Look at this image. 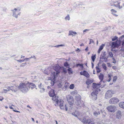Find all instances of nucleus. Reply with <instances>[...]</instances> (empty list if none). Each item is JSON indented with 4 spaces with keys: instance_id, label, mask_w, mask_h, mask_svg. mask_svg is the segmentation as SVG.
Here are the masks:
<instances>
[{
    "instance_id": "nucleus-1",
    "label": "nucleus",
    "mask_w": 124,
    "mask_h": 124,
    "mask_svg": "<svg viewBox=\"0 0 124 124\" xmlns=\"http://www.w3.org/2000/svg\"><path fill=\"white\" fill-rule=\"evenodd\" d=\"M36 87L35 85L33 83L28 82L26 83H21L19 86V89L22 92L25 93L29 91V89L30 88L31 89Z\"/></svg>"
},
{
    "instance_id": "nucleus-2",
    "label": "nucleus",
    "mask_w": 124,
    "mask_h": 124,
    "mask_svg": "<svg viewBox=\"0 0 124 124\" xmlns=\"http://www.w3.org/2000/svg\"><path fill=\"white\" fill-rule=\"evenodd\" d=\"M61 69V67L58 65H57L54 66V71L52 73L53 75V77L52 76V77L49 78L48 80H51L52 81L53 80H55L56 77L58 76L59 74L60 73Z\"/></svg>"
},
{
    "instance_id": "nucleus-3",
    "label": "nucleus",
    "mask_w": 124,
    "mask_h": 124,
    "mask_svg": "<svg viewBox=\"0 0 124 124\" xmlns=\"http://www.w3.org/2000/svg\"><path fill=\"white\" fill-rule=\"evenodd\" d=\"M58 97L56 96V95L55 96L52 97V100L53 101H56L55 104L56 106H59L61 109H64V107L63 105V101L62 100H58Z\"/></svg>"
},
{
    "instance_id": "nucleus-4",
    "label": "nucleus",
    "mask_w": 124,
    "mask_h": 124,
    "mask_svg": "<svg viewBox=\"0 0 124 124\" xmlns=\"http://www.w3.org/2000/svg\"><path fill=\"white\" fill-rule=\"evenodd\" d=\"M113 6L119 9H121L124 6V3L122 1H116L114 3Z\"/></svg>"
},
{
    "instance_id": "nucleus-5",
    "label": "nucleus",
    "mask_w": 124,
    "mask_h": 124,
    "mask_svg": "<svg viewBox=\"0 0 124 124\" xmlns=\"http://www.w3.org/2000/svg\"><path fill=\"white\" fill-rule=\"evenodd\" d=\"M20 9L19 8H15L12 10V11L13 12V16L16 18H17L18 16L20 15Z\"/></svg>"
},
{
    "instance_id": "nucleus-6",
    "label": "nucleus",
    "mask_w": 124,
    "mask_h": 124,
    "mask_svg": "<svg viewBox=\"0 0 124 124\" xmlns=\"http://www.w3.org/2000/svg\"><path fill=\"white\" fill-rule=\"evenodd\" d=\"M114 93V92L110 90L107 91L105 95V98L107 99H109L111 97L113 94Z\"/></svg>"
},
{
    "instance_id": "nucleus-7",
    "label": "nucleus",
    "mask_w": 124,
    "mask_h": 124,
    "mask_svg": "<svg viewBox=\"0 0 124 124\" xmlns=\"http://www.w3.org/2000/svg\"><path fill=\"white\" fill-rule=\"evenodd\" d=\"M108 111L112 112H114L116 110V107L113 105H109L106 108Z\"/></svg>"
},
{
    "instance_id": "nucleus-8",
    "label": "nucleus",
    "mask_w": 124,
    "mask_h": 124,
    "mask_svg": "<svg viewBox=\"0 0 124 124\" xmlns=\"http://www.w3.org/2000/svg\"><path fill=\"white\" fill-rule=\"evenodd\" d=\"M66 98L67 101L69 104L71 105H72L74 103V100L72 96L69 95L67 96Z\"/></svg>"
},
{
    "instance_id": "nucleus-9",
    "label": "nucleus",
    "mask_w": 124,
    "mask_h": 124,
    "mask_svg": "<svg viewBox=\"0 0 124 124\" xmlns=\"http://www.w3.org/2000/svg\"><path fill=\"white\" fill-rule=\"evenodd\" d=\"M119 101V99L117 98L114 97L111 98L109 100V103L110 104H115L117 103Z\"/></svg>"
},
{
    "instance_id": "nucleus-10",
    "label": "nucleus",
    "mask_w": 124,
    "mask_h": 124,
    "mask_svg": "<svg viewBox=\"0 0 124 124\" xmlns=\"http://www.w3.org/2000/svg\"><path fill=\"white\" fill-rule=\"evenodd\" d=\"M101 84L100 83L96 84L95 83H93V89H95L97 91H100V90L99 88L101 86Z\"/></svg>"
},
{
    "instance_id": "nucleus-11",
    "label": "nucleus",
    "mask_w": 124,
    "mask_h": 124,
    "mask_svg": "<svg viewBox=\"0 0 124 124\" xmlns=\"http://www.w3.org/2000/svg\"><path fill=\"white\" fill-rule=\"evenodd\" d=\"M98 93V91L96 90L93 91L91 93V95L93 97L92 98L93 99L96 100L97 99V94Z\"/></svg>"
},
{
    "instance_id": "nucleus-12",
    "label": "nucleus",
    "mask_w": 124,
    "mask_h": 124,
    "mask_svg": "<svg viewBox=\"0 0 124 124\" xmlns=\"http://www.w3.org/2000/svg\"><path fill=\"white\" fill-rule=\"evenodd\" d=\"M116 118L119 119H120L121 118L122 115L121 112L120 110H118L116 113Z\"/></svg>"
},
{
    "instance_id": "nucleus-13",
    "label": "nucleus",
    "mask_w": 124,
    "mask_h": 124,
    "mask_svg": "<svg viewBox=\"0 0 124 124\" xmlns=\"http://www.w3.org/2000/svg\"><path fill=\"white\" fill-rule=\"evenodd\" d=\"M8 87L10 90H11L12 91H14V92L17 91L19 89V86L17 87L16 86L11 87L8 86Z\"/></svg>"
},
{
    "instance_id": "nucleus-14",
    "label": "nucleus",
    "mask_w": 124,
    "mask_h": 124,
    "mask_svg": "<svg viewBox=\"0 0 124 124\" xmlns=\"http://www.w3.org/2000/svg\"><path fill=\"white\" fill-rule=\"evenodd\" d=\"M81 75H83L87 78H88L90 75L86 71L84 70L83 72H81L80 73Z\"/></svg>"
},
{
    "instance_id": "nucleus-15",
    "label": "nucleus",
    "mask_w": 124,
    "mask_h": 124,
    "mask_svg": "<svg viewBox=\"0 0 124 124\" xmlns=\"http://www.w3.org/2000/svg\"><path fill=\"white\" fill-rule=\"evenodd\" d=\"M72 115L74 116L75 117H77L78 119L79 118L78 116L80 115V113L79 112L75 111L74 112H73L72 113Z\"/></svg>"
},
{
    "instance_id": "nucleus-16",
    "label": "nucleus",
    "mask_w": 124,
    "mask_h": 124,
    "mask_svg": "<svg viewBox=\"0 0 124 124\" xmlns=\"http://www.w3.org/2000/svg\"><path fill=\"white\" fill-rule=\"evenodd\" d=\"M75 99L77 102L78 104L79 105L80 104L79 102L81 100V96L79 95L76 96H75Z\"/></svg>"
},
{
    "instance_id": "nucleus-17",
    "label": "nucleus",
    "mask_w": 124,
    "mask_h": 124,
    "mask_svg": "<svg viewBox=\"0 0 124 124\" xmlns=\"http://www.w3.org/2000/svg\"><path fill=\"white\" fill-rule=\"evenodd\" d=\"M118 42H119V41H117L115 42H113L112 43V47L113 48L118 47L119 46V45L117 43Z\"/></svg>"
},
{
    "instance_id": "nucleus-18",
    "label": "nucleus",
    "mask_w": 124,
    "mask_h": 124,
    "mask_svg": "<svg viewBox=\"0 0 124 124\" xmlns=\"http://www.w3.org/2000/svg\"><path fill=\"white\" fill-rule=\"evenodd\" d=\"M49 95L50 97H53L55 95L54 93V91L53 89H52L49 92Z\"/></svg>"
},
{
    "instance_id": "nucleus-19",
    "label": "nucleus",
    "mask_w": 124,
    "mask_h": 124,
    "mask_svg": "<svg viewBox=\"0 0 124 124\" xmlns=\"http://www.w3.org/2000/svg\"><path fill=\"white\" fill-rule=\"evenodd\" d=\"M111 12V13L114 16H117L118 15L115 14L117 12V11L114 9H111L110 10Z\"/></svg>"
},
{
    "instance_id": "nucleus-20",
    "label": "nucleus",
    "mask_w": 124,
    "mask_h": 124,
    "mask_svg": "<svg viewBox=\"0 0 124 124\" xmlns=\"http://www.w3.org/2000/svg\"><path fill=\"white\" fill-rule=\"evenodd\" d=\"M31 58H33L35 60L36 59V57L35 56L33 55L31 56L30 57L28 58H25L23 60H24V61L26 60V61H28Z\"/></svg>"
},
{
    "instance_id": "nucleus-21",
    "label": "nucleus",
    "mask_w": 124,
    "mask_h": 124,
    "mask_svg": "<svg viewBox=\"0 0 124 124\" xmlns=\"http://www.w3.org/2000/svg\"><path fill=\"white\" fill-rule=\"evenodd\" d=\"M77 33L73 31H69L68 35L69 36L72 35V36H73V34L75 35Z\"/></svg>"
},
{
    "instance_id": "nucleus-22",
    "label": "nucleus",
    "mask_w": 124,
    "mask_h": 124,
    "mask_svg": "<svg viewBox=\"0 0 124 124\" xmlns=\"http://www.w3.org/2000/svg\"><path fill=\"white\" fill-rule=\"evenodd\" d=\"M78 119L84 123L86 124L87 120H86V119L85 118H83V119L79 118Z\"/></svg>"
},
{
    "instance_id": "nucleus-23",
    "label": "nucleus",
    "mask_w": 124,
    "mask_h": 124,
    "mask_svg": "<svg viewBox=\"0 0 124 124\" xmlns=\"http://www.w3.org/2000/svg\"><path fill=\"white\" fill-rule=\"evenodd\" d=\"M99 78L101 81H102L103 79L104 75L101 73H100V75L99 76Z\"/></svg>"
},
{
    "instance_id": "nucleus-24",
    "label": "nucleus",
    "mask_w": 124,
    "mask_h": 124,
    "mask_svg": "<svg viewBox=\"0 0 124 124\" xmlns=\"http://www.w3.org/2000/svg\"><path fill=\"white\" fill-rule=\"evenodd\" d=\"M119 106L121 108L124 109V102H121L119 104Z\"/></svg>"
},
{
    "instance_id": "nucleus-25",
    "label": "nucleus",
    "mask_w": 124,
    "mask_h": 124,
    "mask_svg": "<svg viewBox=\"0 0 124 124\" xmlns=\"http://www.w3.org/2000/svg\"><path fill=\"white\" fill-rule=\"evenodd\" d=\"M101 111L102 115V116L103 117H105L106 115L105 111L103 110H101Z\"/></svg>"
},
{
    "instance_id": "nucleus-26",
    "label": "nucleus",
    "mask_w": 124,
    "mask_h": 124,
    "mask_svg": "<svg viewBox=\"0 0 124 124\" xmlns=\"http://www.w3.org/2000/svg\"><path fill=\"white\" fill-rule=\"evenodd\" d=\"M93 81L91 80L88 79L86 80V83L87 85H89L92 83Z\"/></svg>"
},
{
    "instance_id": "nucleus-27",
    "label": "nucleus",
    "mask_w": 124,
    "mask_h": 124,
    "mask_svg": "<svg viewBox=\"0 0 124 124\" xmlns=\"http://www.w3.org/2000/svg\"><path fill=\"white\" fill-rule=\"evenodd\" d=\"M87 123L88 124H94V122L90 119H88L87 120L86 124Z\"/></svg>"
},
{
    "instance_id": "nucleus-28",
    "label": "nucleus",
    "mask_w": 124,
    "mask_h": 124,
    "mask_svg": "<svg viewBox=\"0 0 124 124\" xmlns=\"http://www.w3.org/2000/svg\"><path fill=\"white\" fill-rule=\"evenodd\" d=\"M93 114L94 116H97V115L100 114V113L99 111H95L93 113Z\"/></svg>"
},
{
    "instance_id": "nucleus-29",
    "label": "nucleus",
    "mask_w": 124,
    "mask_h": 124,
    "mask_svg": "<svg viewBox=\"0 0 124 124\" xmlns=\"http://www.w3.org/2000/svg\"><path fill=\"white\" fill-rule=\"evenodd\" d=\"M66 21L68 20L69 21L70 20V17L69 15H67L65 18Z\"/></svg>"
},
{
    "instance_id": "nucleus-30",
    "label": "nucleus",
    "mask_w": 124,
    "mask_h": 124,
    "mask_svg": "<svg viewBox=\"0 0 124 124\" xmlns=\"http://www.w3.org/2000/svg\"><path fill=\"white\" fill-rule=\"evenodd\" d=\"M96 55L95 54L94 55L92 56L91 57V58L93 62H94L96 58Z\"/></svg>"
},
{
    "instance_id": "nucleus-31",
    "label": "nucleus",
    "mask_w": 124,
    "mask_h": 124,
    "mask_svg": "<svg viewBox=\"0 0 124 124\" xmlns=\"http://www.w3.org/2000/svg\"><path fill=\"white\" fill-rule=\"evenodd\" d=\"M104 46L105 45L104 44H102L100 46L99 49H100L101 50H102L103 49V48L104 47Z\"/></svg>"
},
{
    "instance_id": "nucleus-32",
    "label": "nucleus",
    "mask_w": 124,
    "mask_h": 124,
    "mask_svg": "<svg viewBox=\"0 0 124 124\" xmlns=\"http://www.w3.org/2000/svg\"><path fill=\"white\" fill-rule=\"evenodd\" d=\"M102 66L103 67V68H104V69L105 70H106V64L104 63H103L102 64Z\"/></svg>"
},
{
    "instance_id": "nucleus-33",
    "label": "nucleus",
    "mask_w": 124,
    "mask_h": 124,
    "mask_svg": "<svg viewBox=\"0 0 124 124\" xmlns=\"http://www.w3.org/2000/svg\"><path fill=\"white\" fill-rule=\"evenodd\" d=\"M112 76V75L111 74L110 75H108V78L109 79L108 80V82H109L111 80V77Z\"/></svg>"
},
{
    "instance_id": "nucleus-34",
    "label": "nucleus",
    "mask_w": 124,
    "mask_h": 124,
    "mask_svg": "<svg viewBox=\"0 0 124 124\" xmlns=\"http://www.w3.org/2000/svg\"><path fill=\"white\" fill-rule=\"evenodd\" d=\"M74 87V85L73 84H71L69 86V88L70 89H73Z\"/></svg>"
},
{
    "instance_id": "nucleus-35",
    "label": "nucleus",
    "mask_w": 124,
    "mask_h": 124,
    "mask_svg": "<svg viewBox=\"0 0 124 124\" xmlns=\"http://www.w3.org/2000/svg\"><path fill=\"white\" fill-rule=\"evenodd\" d=\"M117 76H115L113 77V82H115L116 81L117 79Z\"/></svg>"
},
{
    "instance_id": "nucleus-36",
    "label": "nucleus",
    "mask_w": 124,
    "mask_h": 124,
    "mask_svg": "<svg viewBox=\"0 0 124 124\" xmlns=\"http://www.w3.org/2000/svg\"><path fill=\"white\" fill-rule=\"evenodd\" d=\"M64 46V45L61 44L60 45H56L55 46H54V47H58L60 46Z\"/></svg>"
},
{
    "instance_id": "nucleus-37",
    "label": "nucleus",
    "mask_w": 124,
    "mask_h": 124,
    "mask_svg": "<svg viewBox=\"0 0 124 124\" xmlns=\"http://www.w3.org/2000/svg\"><path fill=\"white\" fill-rule=\"evenodd\" d=\"M40 92L41 93H43L44 92L45 89L44 88H41L40 89Z\"/></svg>"
},
{
    "instance_id": "nucleus-38",
    "label": "nucleus",
    "mask_w": 124,
    "mask_h": 124,
    "mask_svg": "<svg viewBox=\"0 0 124 124\" xmlns=\"http://www.w3.org/2000/svg\"><path fill=\"white\" fill-rule=\"evenodd\" d=\"M109 57H113V54H112V53L111 52H109Z\"/></svg>"
},
{
    "instance_id": "nucleus-39",
    "label": "nucleus",
    "mask_w": 124,
    "mask_h": 124,
    "mask_svg": "<svg viewBox=\"0 0 124 124\" xmlns=\"http://www.w3.org/2000/svg\"><path fill=\"white\" fill-rule=\"evenodd\" d=\"M68 71L69 73L70 74V73H72V72L71 71V69L70 68H69L67 70Z\"/></svg>"
},
{
    "instance_id": "nucleus-40",
    "label": "nucleus",
    "mask_w": 124,
    "mask_h": 124,
    "mask_svg": "<svg viewBox=\"0 0 124 124\" xmlns=\"http://www.w3.org/2000/svg\"><path fill=\"white\" fill-rule=\"evenodd\" d=\"M117 37L116 36H115V37H114L113 38H112V41H114L115 40H116V39H117Z\"/></svg>"
},
{
    "instance_id": "nucleus-41",
    "label": "nucleus",
    "mask_w": 124,
    "mask_h": 124,
    "mask_svg": "<svg viewBox=\"0 0 124 124\" xmlns=\"http://www.w3.org/2000/svg\"><path fill=\"white\" fill-rule=\"evenodd\" d=\"M64 65L65 67H67L68 66L69 64L67 62H66L65 63H64Z\"/></svg>"
},
{
    "instance_id": "nucleus-42",
    "label": "nucleus",
    "mask_w": 124,
    "mask_h": 124,
    "mask_svg": "<svg viewBox=\"0 0 124 124\" xmlns=\"http://www.w3.org/2000/svg\"><path fill=\"white\" fill-rule=\"evenodd\" d=\"M63 71L64 72H65V73H66L67 72V69L65 68H64L63 70Z\"/></svg>"
},
{
    "instance_id": "nucleus-43",
    "label": "nucleus",
    "mask_w": 124,
    "mask_h": 124,
    "mask_svg": "<svg viewBox=\"0 0 124 124\" xmlns=\"http://www.w3.org/2000/svg\"><path fill=\"white\" fill-rule=\"evenodd\" d=\"M114 116V115L113 114H111V115H110V116H109V118H111V119H112L113 118V116Z\"/></svg>"
},
{
    "instance_id": "nucleus-44",
    "label": "nucleus",
    "mask_w": 124,
    "mask_h": 124,
    "mask_svg": "<svg viewBox=\"0 0 124 124\" xmlns=\"http://www.w3.org/2000/svg\"><path fill=\"white\" fill-rule=\"evenodd\" d=\"M90 42L89 43V44H91V43H94V41L93 39H90Z\"/></svg>"
},
{
    "instance_id": "nucleus-45",
    "label": "nucleus",
    "mask_w": 124,
    "mask_h": 124,
    "mask_svg": "<svg viewBox=\"0 0 124 124\" xmlns=\"http://www.w3.org/2000/svg\"><path fill=\"white\" fill-rule=\"evenodd\" d=\"M16 60V61H17L18 62H23L24 61V60Z\"/></svg>"
},
{
    "instance_id": "nucleus-46",
    "label": "nucleus",
    "mask_w": 124,
    "mask_h": 124,
    "mask_svg": "<svg viewBox=\"0 0 124 124\" xmlns=\"http://www.w3.org/2000/svg\"><path fill=\"white\" fill-rule=\"evenodd\" d=\"M51 86L53 85L54 84V81H51Z\"/></svg>"
},
{
    "instance_id": "nucleus-47",
    "label": "nucleus",
    "mask_w": 124,
    "mask_h": 124,
    "mask_svg": "<svg viewBox=\"0 0 124 124\" xmlns=\"http://www.w3.org/2000/svg\"><path fill=\"white\" fill-rule=\"evenodd\" d=\"M113 62L114 63H116V60L114 58H113Z\"/></svg>"
},
{
    "instance_id": "nucleus-48",
    "label": "nucleus",
    "mask_w": 124,
    "mask_h": 124,
    "mask_svg": "<svg viewBox=\"0 0 124 124\" xmlns=\"http://www.w3.org/2000/svg\"><path fill=\"white\" fill-rule=\"evenodd\" d=\"M40 89V88H41L42 87V84L41 83H40V85H38Z\"/></svg>"
},
{
    "instance_id": "nucleus-49",
    "label": "nucleus",
    "mask_w": 124,
    "mask_h": 124,
    "mask_svg": "<svg viewBox=\"0 0 124 124\" xmlns=\"http://www.w3.org/2000/svg\"><path fill=\"white\" fill-rule=\"evenodd\" d=\"M77 65L80 66V67L81 68H83V66L82 64H78Z\"/></svg>"
},
{
    "instance_id": "nucleus-50",
    "label": "nucleus",
    "mask_w": 124,
    "mask_h": 124,
    "mask_svg": "<svg viewBox=\"0 0 124 124\" xmlns=\"http://www.w3.org/2000/svg\"><path fill=\"white\" fill-rule=\"evenodd\" d=\"M108 58V57H105L103 58V59L105 61H106L107 60V59Z\"/></svg>"
},
{
    "instance_id": "nucleus-51",
    "label": "nucleus",
    "mask_w": 124,
    "mask_h": 124,
    "mask_svg": "<svg viewBox=\"0 0 124 124\" xmlns=\"http://www.w3.org/2000/svg\"><path fill=\"white\" fill-rule=\"evenodd\" d=\"M107 64H108V66L109 67H111V65L110 63H107Z\"/></svg>"
},
{
    "instance_id": "nucleus-52",
    "label": "nucleus",
    "mask_w": 124,
    "mask_h": 124,
    "mask_svg": "<svg viewBox=\"0 0 124 124\" xmlns=\"http://www.w3.org/2000/svg\"><path fill=\"white\" fill-rule=\"evenodd\" d=\"M10 89L9 88H8L7 89L5 90L4 89V91H9Z\"/></svg>"
},
{
    "instance_id": "nucleus-53",
    "label": "nucleus",
    "mask_w": 124,
    "mask_h": 124,
    "mask_svg": "<svg viewBox=\"0 0 124 124\" xmlns=\"http://www.w3.org/2000/svg\"><path fill=\"white\" fill-rule=\"evenodd\" d=\"M122 45L123 46H124V39L122 41Z\"/></svg>"
},
{
    "instance_id": "nucleus-54",
    "label": "nucleus",
    "mask_w": 124,
    "mask_h": 124,
    "mask_svg": "<svg viewBox=\"0 0 124 124\" xmlns=\"http://www.w3.org/2000/svg\"><path fill=\"white\" fill-rule=\"evenodd\" d=\"M89 30H88V29H85V30H84L83 31L84 32H86L87 31H89Z\"/></svg>"
},
{
    "instance_id": "nucleus-55",
    "label": "nucleus",
    "mask_w": 124,
    "mask_h": 124,
    "mask_svg": "<svg viewBox=\"0 0 124 124\" xmlns=\"http://www.w3.org/2000/svg\"><path fill=\"white\" fill-rule=\"evenodd\" d=\"M112 68L113 69L115 70L116 69V66H114L112 67Z\"/></svg>"
},
{
    "instance_id": "nucleus-56",
    "label": "nucleus",
    "mask_w": 124,
    "mask_h": 124,
    "mask_svg": "<svg viewBox=\"0 0 124 124\" xmlns=\"http://www.w3.org/2000/svg\"><path fill=\"white\" fill-rule=\"evenodd\" d=\"M65 110L66 111H67L68 110V108H67V107H66V105H65Z\"/></svg>"
},
{
    "instance_id": "nucleus-57",
    "label": "nucleus",
    "mask_w": 124,
    "mask_h": 124,
    "mask_svg": "<svg viewBox=\"0 0 124 124\" xmlns=\"http://www.w3.org/2000/svg\"><path fill=\"white\" fill-rule=\"evenodd\" d=\"M100 71H101L100 69L97 70V72L98 73L100 72Z\"/></svg>"
},
{
    "instance_id": "nucleus-58",
    "label": "nucleus",
    "mask_w": 124,
    "mask_h": 124,
    "mask_svg": "<svg viewBox=\"0 0 124 124\" xmlns=\"http://www.w3.org/2000/svg\"><path fill=\"white\" fill-rule=\"evenodd\" d=\"M101 50L99 49L98 51V53L99 54L100 53V52Z\"/></svg>"
},
{
    "instance_id": "nucleus-59",
    "label": "nucleus",
    "mask_w": 124,
    "mask_h": 124,
    "mask_svg": "<svg viewBox=\"0 0 124 124\" xmlns=\"http://www.w3.org/2000/svg\"><path fill=\"white\" fill-rule=\"evenodd\" d=\"M13 111L15 112H20L18 111H16V110H13Z\"/></svg>"
},
{
    "instance_id": "nucleus-60",
    "label": "nucleus",
    "mask_w": 124,
    "mask_h": 124,
    "mask_svg": "<svg viewBox=\"0 0 124 124\" xmlns=\"http://www.w3.org/2000/svg\"><path fill=\"white\" fill-rule=\"evenodd\" d=\"M92 68H93V67L94 66V64H93V63L92 62Z\"/></svg>"
},
{
    "instance_id": "nucleus-61",
    "label": "nucleus",
    "mask_w": 124,
    "mask_h": 124,
    "mask_svg": "<svg viewBox=\"0 0 124 124\" xmlns=\"http://www.w3.org/2000/svg\"><path fill=\"white\" fill-rule=\"evenodd\" d=\"M96 70L99 69V67L98 66H96Z\"/></svg>"
},
{
    "instance_id": "nucleus-62",
    "label": "nucleus",
    "mask_w": 124,
    "mask_h": 124,
    "mask_svg": "<svg viewBox=\"0 0 124 124\" xmlns=\"http://www.w3.org/2000/svg\"><path fill=\"white\" fill-rule=\"evenodd\" d=\"M4 99V98L3 97H2L1 98V99H0V101H2Z\"/></svg>"
},
{
    "instance_id": "nucleus-63",
    "label": "nucleus",
    "mask_w": 124,
    "mask_h": 124,
    "mask_svg": "<svg viewBox=\"0 0 124 124\" xmlns=\"http://www.w3.org/2000/svg\"><path fill=\"white\" fill-rule=\"evenodd\" d=\"M25 64H26V63H23L22 64V65H21V66H22L23 65H24Z\"/></svg>"
},
{
    "instance_id": "nucleus-64",
    "label": "nucleus",
    "mask_w": 124,
    "mask_h": 124,
    "mask_svg": "<svg viewBox=\"0 0 124 124\" xmlns=\"http://www.w3.org/2000/svg\"><path fill=\"white\" fill-rule=\"evenodd\" d=\"M9 108L10 109H13V108L12 106H9Z\"/></svg>"
}]
</instances>
